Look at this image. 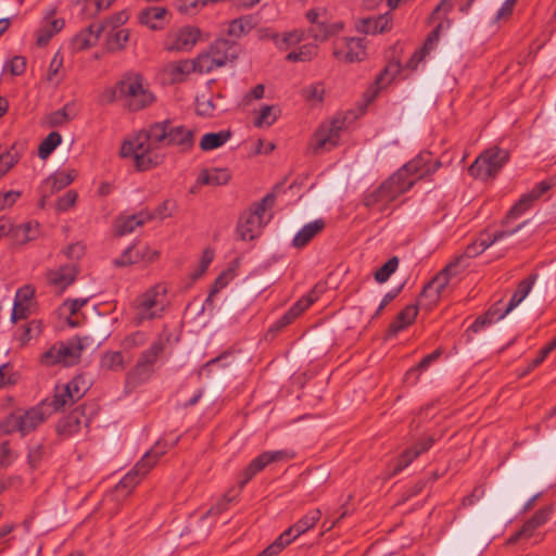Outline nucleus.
<instances>
[{
    "instance_id": "27",
    "label": "nucleus",
    "mask_w": 556,
    "mask_h": 556,
    "mask_svg": "<svg viewBox=\"0 0 556 556\" xmlns=\"http://www.w3.org/2000/svg\"><path fill=\"white\" fill-rule=\"evenodd\" d=\"M168 341V336L163 337L160 336L156 340H154L148 349L142 351L138 357V362L144 366H148L155 370V364L159 358L162 356L166 342Z\"/></svg>"
},
{
    "instance_id": "53",
    "label": "nucleus",
    "mask_w": 556,
    "mask_h": 556,
    "mask_svg": "<svg viewBox=\"0 0 556 556\" xmlns=\"http://www.w3.org/2000/svg\"><path fill=\"white\" fill-rule=\"evenodd\" d=\"M399 266V257L392 256L388 260L387 263H384L376 273H375V279L379 283H383L388 281L390 276L396 270Z\"/></svg>"
},
{
    "instance_id": "49",
    "label": "nucleus",
    "mask_w": 556,
    "mask_h": 556,
    "mask_svg": "<svg viewBox=\"0 0 556 556\" xmlns=\"http://www.w3.org/2000/svg\"><path fill=\"white\" fill-rule=\"evenodd\" d=\"M193 61L195 71L199 73H210L217 67H222L208 50L199 54Z\"/></svg>"
},
{
    "instance_id": "56",
    "label": "nucleus",
    "mask_w": 556,
    "mask_h": 556,
    "mask_svg": "<svg viewBox=\"0 0 556 556\" xmlns=\"http://www.w3.org/2000/svg\"><path fill=\"white\" fill-rule=\"evenodd\" d=\"M40 332L41 323L38 320H31L23 327V331L18 337V341L22 345H25L31 338L39 336Z\"/></svg>"
},
{
    "instance_id": "2",
    "label": "nucleus",
    "mask_w": 556,
    "mask_h": 556,
    "mask_svg": "<svg viewBox=\"0 0 556 556\" xmlns=\"http://www.w3.org/2000/svg\"><path fill=\"white\" fill-rule=\"evenodd\" d=\"M414 184V179H403L401 174H393L378 188L365 193L363 204L369 210L384 213L389 210L390 204L409 190Z\"/></svg>"
},
{
    "instance_id": "44",
    "label": "nucleus",
    "mask_w": 556,
    "mask_h": 556,
    "mask_svg": "<svg viewBox=\"0 0 556 556\" xmlns=\"http://www.w3.org/2000/svg\"><path fill=\"white\" fill-rule=\"evenodd\" d=\"M129 40L128 29H118L109 34L106 39V48L109 51H117L125 48Z\"/></svg>"
},
{
    "instance_id": "31",
    "label": "nucleus",
    "mask_w": 556,
    "mask_h": 556,
    "mask_svg": "<svg viewBox=\"0 0 556 556\" xmlns=\"http://www.w3.org/2000/svg\"><path fill=\"white\" fill-rule=\"evenodd\" d=\"M231 178L227 168H211L201 170L198 181L201 185L223 186Z\"/></svg>"
},
{
    "instance_id": "40",
    "label": "nucleus",
    "mask_w": 556,
    "mask_h": 556,
    "mask_svg": "<svg viewBox=\"0 0 556 556\" xmlns=\"http://www.w3.org/2000/svg\"><path fill=\"white\" fill-rule=\"evenodd\" d=\"M318 47L313 43L301 46L298 50L287 54L286 60L289 62H308L317 55Z\"/></svg>"
},
{
    "instance_id": "22",
    "label": "nucleus",
    "mask_w": 556,
    "mask_h": 556,
    "mask_svg": "<svg viewBox=\"0 0 556 556\" xmlns=\"http://www.w3.org/2000/svg\"><path fill=\"white\" fill-rule=\"evenodd\" d=\"M325 226L326 223L323 218L315 219L304 225L294 236L292 245L296 249L304 248L313 240V238L324 230Z\"/></svg>"
},
{
    "instance_id": "34",
    "label": "nucleus",
    "mask_w": 556,
    "mask_h": 556,
    "mask_svg": "<svg viewBox=\"0 0 556 556\" xmlns=\"http://www.w3.org/2000/svg\"><path fill=\"white\" fill-rule=\"evenodd\" d=\"M343 25L342 23H332L327 24L324 22H320L318 24L313 25L308 28L307 35L308 37H312L316 41H325L330 36L336 35L342 29Z\"/></svg>"
},
{
    "instance_id": "59",
    "label": "nucleus",
    "mask_w": 556,
    "mask_h": 556,
    "mask_svg": "<svg viewBox=\"0 0 556 556\" xmlns=\"http://www.w3.org/2000/svg\"><path fill=\"white\" fill-rule=\"evenodd\" d=\"M97 41L96 37L91 38V35L81 30L73 38L72 43L74 49L80 51L96 46Z\"/></svg>"
},
{
    "instance_id": "14",
    "label": "nucleus",
    "mask_w": 556,
    "mask_h": 556,
    "mask_svg": "<svg viewBox=\"0 0 556 556\" xmlns=\"http://www.w3.org/2000/svg\"><path fill=\"white\" fill-rule=\"evenodd\" d=\"M433 438L429 437L418 442L415 446L405 450L397 458L393 460V467L391 469L390 476H395L405 469L420 454L427 452L433 445Z\"/></svg>"
},
{
    "instance_id": "7",
    "label": "nucleus",
    "mask_w": 556,
    "mask_h": 556,
    "mask_svg": "<svg viewBox=\"0 0 556 556\" xmlns=\"http://www.w3.org/2000/svg\"><path fill=\"white\" fill-rule=\"evenodd\" d=\"M509 153L507 150L492 147L481 153L469 166V174L482 180L494 178L503 166L508 162Z\"/></svg>"
},
{
    "instance_id": "43",
    "label": "nucleus",
    "mask_w": 556,
    "mask_h": 556,
    "mask_svg": "<svg viewBox=\"0 0 556 556\" xmlns=\"http://www.w3.org/2000/svg\"><path fill=\"white\" fill-rule=\"evenodd\" d=\"M279 113H280V110L278 106L264 105L261 108L260 114L256 117V119L254 121V125L256 127H263V126L268 127L276 122Z\"/></svg>"
},
{
    "instance_id": "12",
    "label": "nucleus",
    "mask_w": 556,
    "mask_h": 556,
    "mask_svg": "<svg viewBox=\"0 0 556 556\" xmlns=\"http://www.w3.org/2000/svg\"><path fill=\"white\" fill-rule=\"evenodd\" d=\"M343 123L339 119L332 121L330 124L321 125L312 139V148L315 153L330 150L338 144Z\"/></svg>"
},
{
    "instance_id": "8",
    "label": "nucleus",
    "mask_w": 556,
    "mask_h": 556,
    "mask_svg": "<svg viewBox=\"0 0 556 556\" xmlns=\"http://www.w3.org/2000/svg\"><path fill=\"white\" fill-rule=\"evenodd\" d=\"M84 345L79 339L58 342L41 355L40 362L45 366H73L80 361Z\"/></svg>"
},
{
    "instance_id": "24",
    "label": "nucleus",
    "mask_w": 556,
    "mask_h": 556,
    "mask_svg": "<svg viewBox=\"0 0 556 556\" xmlns=\"http://www.w3.org/2000/svg\"><path fill=\"white\" fill-rule=\"evenodd\" d=\"M551 513L552 509L548 507L538 510L528 521L525 522L521 529L509 539V542H515L521 538L532 536L534 531L548 520Z\"/></svg>"
},
{
    "instance_id": "30",
    "label": "nucleus",
    "mask_w": 556,
    "mask_h": 556,
    "mask_svg": "<svg viewBox=\"0 0 556 556\" xmlns=\"http://www.w3.org/2000/svg\"><path fill=\"white\" fill-rule=\"evenodd\" d=\"M389 28V20L383 15L377 17H366L356 22V29L368 35L383 33Z\"/></svg>"
},
{
    "instance_id": "38",
    "label": "nucleus",
    "mask_w": 556,
    "mask_h": 556,
    "mask_svg": "<svg viewBox=\"0 0 556 556\" xmlns=\"http://www.w3.org/2000/svg\"><path fill=\"white\" fill-rule=\"evenodd\" d=\"M275 45L279 50H287L304 39V31L301 29H294L282 35L275 34L271 36Z\"/></svg>"
},
{
    "instance_id": "48",
    "label": "nucleus",
    "mask_w": 556,
    "mask_h": 556,
    "mask_svg": "<svg viewBox=\"0 0 556 556\" xmlns=\"http://www.w3.org/2000/svg\"><path fill=\"white\" fill-rule=\"evenodd\" d=\"M75 400L73 399L72 393H70L68 389L65 386L56 387L52 406L54 407V412L58 413L62 410L65 406L74 404Z\"/></svg>"
},
{
    "instance_id": "20",
    "label": "nucleus",
    "mask_w": 556,
    "mask_h": 556,
    "mask_svg": "<svg viewBox=\"0 0 556 556\" xmlns=\"http://www.w3.org/2000/svg\"><path fill=\"white\" fill-rule=\"evenodd\" d=\"M538 278V274H532L528 278L521 280L511 295L508 304L504 309H501V313L497 316V319H503L508 313H510L515 307H517L529 294L531 291L535 280Z\"/></svg>"
},
{
    "instance_id": "28",
    "label": "nucleus",
    "mask_w": 556,
    "mask_h": 556,
    "mask_svg": "<svg viewBox=\"0 0 556 556\" xmlns=\"http://www.w3.org/2000/svg\"><path fill=\"white\" fill-rule=\"evenodd\" d=\"M24 146L13 143L10 147L0 146V177L4 176L21 159Z\"/></svg>"
},
{
    "instance_id": "64",
    "label": "nucleus",
    "mask_w": 556,
    "mask_h": 556,
    "mask_svg": "<svg viewBox=\"0 0 556 556\" xmlns=\"http://www.w3.org/2000/svg\"><path fill=\"white\" fill-rule=\"evenodd\" d=\"M35 290L31 286H24L20 288L15 294L14 303H22L31 305Z\"/></svg>"
},
{
    "instance_id": "3",
    "label": "nucleus",
    "mask_w": 556,
    "mask_h": 556,
    "mask_svg": "<svg viewBox=\"0 0 556 556\" xmlns=\"http://www.w3.org/2000/svg\"><path fill=\"white\" fill-rule=\"evenodd\" d=\"M160 454L153 450L148 451L116 485L103 498V505L116 502L119 504L126 500L137 486L140 480L154 467Z\"/></svg>"
},
{
    "instance_id": "45",
    "label": "nucleus",
    "mask_w": 556,
    "mask_h": 556,
    "mask_svg": "<svg viewBox=\"0 0 556 556\" xmlns=\"http://www.w3.org/2000/svg\"><path fill=\"white\" fill-rule=\"evenodd\" d=\"M62 137L58 131H51L39 144L38 155L40 159H47L54 149L61 143Z\"/></svg>"
},
{
    "instance_id": "10",
    "label": "nucleus",
    "mask_w": 556,
    "mask_h": 556,
    "mask_svg": "<svg viewBox=\"0 0 556 556\" xmlns=\"http://www.w3.org/2000/svg\"><path fill=\"white\" fill-rule=\"evenodd\" d=\"M333 55L345 63L359 62L366 56V47L362 38L343 37L333 43Z\"/></svg>"
},
{
    "instance_id": "36",
    "label": "nucleus",
    "mask_w": 556,
    "mask_h": 556,
    "mask_svg": "<svg viewBox=\"0 0 556 556\" xmlns=\"http://www.w3.org/2000/svg\"><path fill=\"white\" fill-rule=\"evenodd\" d=\"M166 13L167 11L165 8H147L140 12L139 21L151 29H159L162 27L161 22Z\"/></svg>"
},
{
    "instance_id": "52",
    "label": "nucleus",
    "mask_w": 556,
    "mask_h": 556,
    "mask_svg": "<svg viewBox=\"0 0 556 556\" xmlns=\"http://www.w3.org/2000/svg\"><path fill=\"white\" fill-rule=\"evenodd\" d=\"M55 429L60 437L68 438L79 431L80 419H59Z\"/></svg>"
},
{
    "instance_id": "46",
    "label": "nucleus",
    "mask_w": 556,
    "mask_h": 556,
    "mask_svg": "<svg viewBox=\"0 0 556 556\" xmlns=\"http://www.w3.org/2000/svg\"><path fill=\"white\" fill-rule=\"evenodd\" d=\"M148 333L141 330H137L127 334L121 342V346L124 351H131L143 346L148 342Z\"/></svg>"
},
{
    "instance_id": "21",
    "label": "nucleus",
    "mask_w": 556,
    "mask_h": 556,
    "mask_svg": "<svg viewBox=\"0 0 556 556\" xmlns=\"http://www.w3.org/2000/svg\"><path fill=\"white\" fill-rule=\"evenodd\" d=\"M43 419H2L0 421V434H12L18 432L25 437L35 430Z\"/></svg>"
},
{
    "instance_id": "42",
    "label": "nucleus",
    "mask_w": 556,
    "mask_h": 556,
    "mask_svg": "<svg viewBox=\"0 0 556 556\" xmlns=\"http://www.w3.org/2000/svg\"><path fill=\"white\" fill-rule=\"evenodd\" d=\"M500 313L501 308L498 307V304L494 305L484 315L477 317L467 331H471L475 333L479 332L484 327L491 325L493 321L498 320L497 316Z\"/></svg>"
},
{
    "instance_id": "25",
    "label": "nucleus",
    "mask_w": 556,
    "mask_h": 556,
    "mask_svg": "<svg viewBox=\"0 0 556 556\" xmlns=\"http://www.w3.org/2000/svg\"><path fill=\"white\" fill-rule=\"evenodd\" d=\"M320 509L317 508L311 510L298 522H295L293 526L289 527L286 531H283V534L287 536V539H292V541H294L298 536L312 529L320 519Z\"/></svg>"
},
{
    "instance_id": "58",
    "label": "nucleus",
    "mask_w": 556,
    "mask_h": 556,
    "mask_svg": "<svg viewBox=\"0 0 556 556\" xmlns=\"http://www.w3.org/2000/svg\"><path fill=\"white\" fill-rule=\"evenodd\" d=\"M556 349V337L549 342L547 343L545 346H543L540 351H539V354L535 358H533L527 369H526V374L527 372H530L531 370H533L535 367H538L539 365H541L544 359L547 357V355L554 351Z\"/></svg>"
},
{
    "instance_id": "1",
    "label": "nucleus",
    "mask_w": 556,
    "mask_h": 556,
    "mask_svg": "<svg viewBox=\"0 0 556 556\" xmlns=\"http://www.w3.org/2000/svg\"><path fill=\"white\" fill-rule=\"evenodd\" d=\"M194 144V132L182 125L175 126L170 119L156 122L140 130L121 147L122 157H131L138 170H148L160 165L165 157L163 147L176 146L187 151Z\"/></svg>"
},
{
    "instance_id": "61",
    "label": "nucleus",
    "mask_w": 556,
    "mask_h": 556,
    "mask_svg": "<svg viewBox=\"0 0 556 556\" xmlns=\"http://www.w3.org/2000/svg\"><path fill=\"white\" fill-rule=\"evenodd\" d=\"M77 201V192L70 190L59 198L55 208L58 212H66L75 205Z\"/></svg>"
},
{
    "instance_id": "33",
    "label": "nucleus",
    "mask_w": 556,
    "mask_h": 556,
    "mask_svg": "<svg viewBox=\"0 0 556 556\" xmlns=\"http://www.w3.org/2000/svg\"><path fill=\"white\" fill-rule=\"evenodd\" d=\"M231 138L230 130H220L218 132H207L200 140L202 151H212L224 146Z\"/></svg>"
},
{
    "instance_id": "47",
    "label": "nucleus",
    "mask_w": 556,
    "mask_h": 556,
    "mask_svg": "<svg viewBox=\"0 0 556 556\" xmlns=\"http://www.w3.org/2000/svg\"><path fill=\"white\" fill-rule=\"evenodd\" d=\"M535 202L534 199L528 193L521 195L516 204L508 211L506 215V222L510 219H516L521 216L525 212H527L532 204Z\"/></svg>"
},
{
    "instance_id": "62",
    "label": "nucleus",
    "mask_w": 556,
    "mask_h": 556,
    "mask_svg": "<svg viewBox=\"0 0 556 556\" xmlns=\"http://www.w3.org/2000/svg\"><path fill=\"white\" fill-rule=\"evenodd\" d=\"M21 195L22 192L15 190L0 192V212L13 206Z\"/></svg>"
},
{
    "instance_id": "37",
    "label": "nucleus",
    "mask_w": 556,
    "mask_h": 556,
    "mask_svg": "<svg viewBox=\"0 0 556 556\" xmlns=\"http://www.w3.org/2000/svg\"><path fill=\"white\" fill-rule=\"evenodd\" d=\"M401 71V63L399 61H392L387 64L384 70L377 76L374 87L375 91L371 96L374 98L379 89L384 88L387 85H389L392 79L400 73Z\"/></svg>"
},
{
    "instance_id": "60",
    "label": "nucleus",
    "mask_w": 556,
    "mask_h": 556,
    "mask_svg": "<svg viewBox=\"0 0 556 556\" xmlns=\"http://www.w3.org/2000/svg\"><path fill=\"white\" fill-rule=\"evenodd\" d=\"M482 252L483 251H480V247L476 241L468 244L463 254H459L454 257V258H460L459 262L456 264V270H458V267L465 268L467 266L466 261L468 258L476 257L479 254H481Z\"/></svg>"
},
{
    "instance_id": "35",
    "label": "nucleus",
    "mask_w": 556,
    "mask_h": 556,
    "mask_svg": "<svg viewBox=\"0 0 556 556\" xmlns=\"http://www.w3.org/2000/svg\"><path fill=\"white\" fill-rule=\"evenodd\" d=\"M255 26V20L252 15H244L232 20L229 23L227 34L232 38H240L247 35Z\"/></svg>"
},
{
    "instance_id": "23",
    "label": "nucleus",
    "mask_w": 556,
    "mask_h": 556,
    "mask_svg": "<svg viewBox=\"0 0 556 556\" xmlns=\"http://www.w3.org/2000/svg\"><path fill=\"white\" fill-rule=\"evenodd\" d=\"M317 296L314 291L308 295L303 296L298 302H295L287 313H285L276 323V328L281 329L289 324H291L295 318H298L306 308H308L315 301Z\"/></svg>"
},
{
    "instance_id": "54",
    "label": "nucleus",
    "mask_w": 556,
    "mask_h": 556,
    "mask_svg": "<svg viewBox=\"0 0 556 556\" xmlns=\"http://www.w3.org/2000/svg\"><path fill=\"white\" fill-rule=\"evenodd\" d=\"M450 27V21L446 20L445 22L442 20L439 22V24L431 30V33L427 36L425 43L422 46V51L426 53H429L433 47L438 43L440 39V33L443 28Z\"/></svg>"
},
{
    "instance_id": "16",
    "label": "nucleus",
    "mask_w": 556,
    "mask_h": 556,
    "mask_svg": "<svg viewBox=\"0 0 556 556\" xmlns=\"http://www.w3.org/2000/svg\"><path fill=\"white\" fill-rule=\"evenodd\" d=\"M208 51L217 60L218 65L224 66L237 59L239 46L233 40L220 38L210 46Z\"/></svg>"
},
{
    "instance_id": "11",
    "label": "nucleus",
    "mask_w": 556,
    "mask_h": 556,
    "mask_svg": "<svg viewBox=\"0 0 556 556\" xmlns=\"http://www.w3.org/2000/svg\"><path fill=\"white\" fill-rule=\"evenodd\" d=\"M440 166L441 162L438 160L433 161L431 152L424 151L406 163L395 174H401V178L403 179H413V175H418V178H422L433 174Z\"/></svg>"
},
{
    "instance_id": "32",
    "label": "nucleus",
    "mask_w": 556,
    "mask_h": 556,
    "mask_svg": "<svg viewBox=\"0 0 556 556\" xmlns=\"http://www.w3.org/2000/svg\"><path fill=\"white\" fill-rule=\"evenodd\" d=\"M127 362L122 351H106L101 355L100 369L105 371H122Z\"/></svg>"
},
{
    "instance_id": "29",
    "label": "nucleus",
    "mask_w": 556,
    "mask_h": 556,
    "mask_svg": "<svg viewBox=\"0 0 556 556\" xmlns=\"http://www.w3.org/2000/svg\"><path fill=\"white\" fill-rule=\"evenodd\" d=\"M418 314V307L416 305H407L403 311H401L395 319L389 326V334L395 336L410 324L414 323L416 316Z\"/></svg>"
},
{
    "instance_id": "51",
    "label": "nucleus",
    "mask_w": 556,
    "mask_h": 556,
    "mask_svg": "<svg viewBox=\"0 0 556 556\" xmlns=\"http://www.w3.org/2000/svg\"><path fill=\"white\" fill-rule=\"evenodd\" d=\"M169 70L176 80H181L185 75L190 74L191 72H197L193 60H181L179 62L172 63L169 65Z\"/></svg>"
},
{
    "instance_id": "63",
    "label": "nucleus",
    "mask_w": 556,
    "mask_h": 556,
    "mask_svg": "<svg viewBox=\"0 0 556 556\" xmlns=\"http://www.w3.org/2000/svg\"><path fill=\"white\" fill-rule=\"evenodd\" d=\"M30 313H31V305L14 303L12 314H11V320L13 323H16L17 320L26 319L30 315Z\"/></svg>"
},
{
    "instance_id": "39",
    "label": "nucleus",
    "mask_w": 556,
    "mask_h": 556,
    "mask_svg": "<svg viewBox=\"0 0 556 556\" xmlns=\"http://www.w3.org/2000/svg\"><path fill=\"white\" fill-rule=\"evenodd\" d=\"M73 179V175L68 172H56L49 176L42 185L49 189L50 193L54 194L71 185Z\"/></svg>"
},
{
    "instance_id": "15",
    "label": "nucleus",
    "mask_w": 556,
    "mask_h": 556,
    "mask_svg": "<svg viewBox=\"0 0 556 556\" xmlns=\"http://www.w3.org/2000/svg\"><path fill=\"white\" fill-rule=\"evenodd\" d=\"M288 456L285 451L264 452L254 458L244 470V479L240 482L241 488L247 484L257 472L268 464L279 462Z\"/></svg>"
},
{
    "instance_id": "57",
    "label": "nucleus",
    "mask_w": 556,
    "mask_h": 556,
    "mask_svg": "<svg viewBox=\"0 0 556 556\" xmlns=\"http://www.w3.org/2000/svg\"><path fill=\"white\" fill-rule=\"evenodd\" d=\"M325 88L320 83L313 84L303 89V97L314 103H319L324 99Z\"/></svg>"
},
{
    "instance_id": "26",
    "label": "nucleus",
    "mask_w": 556,
    "mask_h": 556,
    "mask_svg": "<svg viewBox=\"0 0 556 556\" xmlns=\"http://www.w3.org/2000/svg\"><path fill=\"white\" fill-rule=\"evenodd\" d=\"M40 236V225L38 222H27L17 226L13 225L11 238L15 244H26L36 240Z\"/></svg>"
},
{
    "instance_id": "19",
    "label": "nucleus",
    "mask_w": 556,
    "mask_h": 556,
    "mask_svg": "<svg viewBox=\"0 0 556 556\" xmlns=\"http://www.w3.org/2000/svg\"><path fill=\"white\" fill-rule=\"evenodd\" d=\"M154 369L142 365L138 361L127 371L125 377V390L131 392L140 386L146 384L153 376Z\"/></svg>"
},
{
    "instance_id": "55",
    "label": "nucleus",
    "mask_w": 556,
    "mask_h": 556,
    "mask_svg": "<svg viewBox=\"0 0 556 556\" xmlns=\"http://www.w3.org/2000/svg\"><path fill=\"white\" fill-rule=\"evenodd\" d=\"M292 542V539H287L283 532L265 549H263L257 556H276L285 547H287Z\"/></svg>"
},
{
    "instance_id": "4",
    "label": "nucleus",
    "mask_w": 556,
    "mask_h": 556,
    "mask_svg": "<svg viewBox=\"0 0 556 556\" xmlns=\"http://www.w3.org/2000/svg\"><path fill=\"white\" fill-rule=\"evenodd\" d=\"M118 88L124 106L131 112L143 110L155 101V96L138 74L125 76L118 81Z\"/></svg>"
},
{
    "instance_id": "18",
    "label": "nucleus",
    "mask_w": 556,
    "mask_h": 556,
    "mask_svg": "<svg viewBox=\"0 0 556 556\" xmlns=\"http://www.w3.org/2000/svg\"><path fill=\"white\" fill-rule=\"evenodd\" d=\"M153 215L147 211H140L132 215H121L115 220V232L117 236H125L132 232L137 227L151 220Z\"/></svg>"
},
{
    "instance_id": "9",
    "label": "nucleus",
    "mask_w": 556,
    "mask_h": 556,
    "mask_svg": "<svg viewBox=\"0 0 556 556\" xmlns=\"http://www.w3.org/2000/svg\"><path fill=\"white\" fill-rule=\"evenodd\" d=\"M460 258H453L435 277H433L421 290L419 305L431 309L441 299L443 292L453 276L458 274L456 264Z\"/></svg>"
},
{
    "instance_id": "13",
    "label": "nucleus",
    "mask_w": 556,
    "mask_h": 556,
    "mask_svg": "<svg viewBox=\"0 0 556 556\" xmlns=\"http://www.w3.org/2000/svg\"><path fill=\"white\" fill-rule=\"evenodd\" d=\"M200 30L195 27H182L168 35L166 49L169 51H189L197 43Z\"/></svg>"
},
{
    "instance_id": "17",
    "label": "nucleus",
    "mask_w": 556,
    "mask_h": 556,
    "mask_svg": "<svg viewBox=\"0 0 556 556\" xmlns=\"http://www.w3.org/2000/svg\"><path fill=\"white\" fill-rule=\"evenodd\" d=\"M78 274V266L75 262L60 266L58 269H51L47 273V280L50 285L64 290L72 285Z\"/></svg>"
},
{
    "instance_id": "41",
    "label": "nucleus",
    "mask_w": 556,
    "mask_h": 556,
    "mask_svg": "<svg viewBox=\"0 0 556 556\" xmlns=\"http://www.w3.org/2000/svg\"><path fill=\"white\" fill-rule=\"evenodd\" d=\"M525 224L526 223L519 224L517 227H515L510 230H501L493 235H488L486 237H480L478 240H476V242L479 244L480 251L484 252L488 248H490L495 242L515 235L519 229H521V227Z\"/></svg>"
},
{
    "instance_id": "5",
    "label": "nucleus",
    "mask_w": 556,
    "mask_h": 556,
    "mask_svg": "<svg viewBox=\"0 0 556 556\" xmlns=\"http://www.w3.org/2000/svg\"><path fill=\"white\" fill-rule=\"evenodd\" d=\"M166 306V288L156 285L139 295L134 304L132 323L136 326L147 320L160 318Z\"/></svg>"
},
{
    "instance_id": "50",
    "label": "nucleus",
    "mask_w": 556,
    "mask_h": 556,
    "mask_svg": "<svg viewBox=\"0 0 556 556\" xmlns=\"http://www.w3.org/2000/svg\"><path fill=\"white\" fill-rule=\"evenodd\" d=\"M141 257L144 255H140V250H135V247H128L119 257L113 261L115 267H125L141 261Z\"/></svg>"
},
{
    "instance_id": "6",
    "label": "nucleus",
    "mask_w": 556,
    "mask_h": 556,
    "mask_svg": "<svg viewBox=\"0 0 556 556\" xmlns=\"http://www.w3.org/2000/svg\"><path fill=\"white\" fill-rule=\"evenodd\" d=\"M275 202L273 193L266 194L261 202L255 203L249 211L244 212L238 222L237 231L242 240H253L261 233L264 222V214Z\"/></svg>"
}]
</instances>
